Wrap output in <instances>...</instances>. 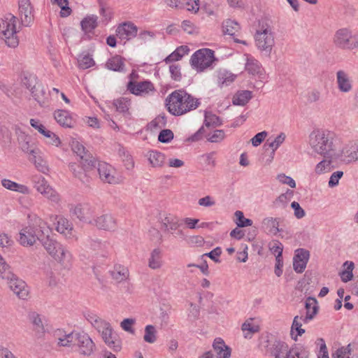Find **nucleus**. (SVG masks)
Listing matches in <instances>:
<instances>
[{"mask_svg":"<svg viewBox=\"0 0 358 358\" xmlns=\"http://www.w3.org/2000/svg\"><path fill=\"white\" fill-rule=\"evenodd\" d=\"M106 66L108 69L114 71L122 72L124 71V60L119 55L114 56L109 59L106 64Z\"/></svg>","mask_w":358,"mask_h":358,"instance_id":"37998d69","label":"nucleus"},{"mask_svg":"<svg viewBox=\"0 0 358 358\" xmlns=\"http://www.w3.org/2000/svg\"><path fill=\"white\" fill-rule=\"evenodd\" d=\"M56 230L66 239L78 240L76 231L73 223L65 217H59L57 222Z\"/></svg>","mask_w":358,"mask_h":358,"instance_id":"f3484780","label":"nucleus"},{"mask_svg":"<svg viewBox=\"0 0 358 358\" xmlns=\"http://www.w3.org/2000/svg\"><path fill=\"white\" fill-rule=\"evenodd\" d=\"M70 213L80 222L92 224L96 213V208L88 203H78L70 208Z\"/></svg>","mask_w":358,"mask_h":358,"instance_id":"1a4fd4ad","label":"nucleus"},{"mask_svg":"<svg viewBox=\"0 0 358 358\" xmlns=\"http://www.w3.org/2000/svg\"><path fill=\"white\" fill-rule=\"evenodd\" d=\"M241 329L243 331H248L249 334H252L256 332H258L259 330V327L258 325L255 324L253 323L252 319H249L246 320L243 324Z\"/></svg>","mask_w":358,"mask_h":358,"instance_id":"69168bd1","label":"nucleus"},{"mask_svg":"<svg viewBox=\"0 0 358 358\" xmlns=\"http://www.w3.org/2000/svg\"><path fill=\"white\" fill-rule=\"evenodd\" d=\"M336 89L344 94L351 93L355 87V81L350 72L344 69H340L335 73Z\"/></svg>","mask_w":358,"mask_h":358,"instance_id":"6e6552de","label":"nucleus"},{"mask_svg":"<svg viewBox=\"0 0 358 358\" xmlns=\"http://www.w3.org/2000/svg\"><path fill=\"white\" fill-rule=\"evenodd\" d=\"M292 191H287L286 193L281 194L273 201V206L276 208H286L292 199Z\"/></svg>","mask_w":358,"mask_h":358,"instance_id":"8fccbe9b","label":"nucleus"},{"mask_svg":"<svg viewBox=\"0 0 358 358\" xmlns=\"http://www.w3.org/2000/svg\"><path fill=\"white\" fill-rule=\"evenodd\" d=\"M1 183V185L8 190L16 192L22 194H29L30 193V189L27 186L15 182L9 179H2Z\"/></svg>","mask_w":358,"mask_h":358,"instance_id":"2f4dec72","label":"nucleus"},{"mask_svg":"<svg viewBox=\"0 0 358 358\" xmlns=\"http://www.w3.org/2000/svg\"><path fill=\"white\" fill-rule=\"evenodd\" d=\"M306 315L303 317V323H308L313 319L318 311L317 302L315 299L309 297L306 301Z\"/></svg>","mask_w":358,"mask_h":358,"instance_id":"c9c22d12","label":"nucleus"},{"mask_svg":"<svg viewBox=\"0 0 358 358\" xmlns=\"http://www.w3.org/2000/svg\"><path fill=\"white\" fill-rule=\"evenodd\" d=\"M254 37L257 50L264 55L270 57L275 44L272 26L267 22H260Z\"/></svg>","mask_w":358,"mask_h":358,"instance_id":"20e7f679","label":"nucleus"},{"mask_svg":"<svg viewBox=\"0 0 358 358\" xmlns=\"http://www.w3.org/2000/svg\"><path fill=\"white\" fill-rule=\"evenodd\" d=\"M157 330L155 326L148 324L145 327L143 340L148 343H154L157 341Z\"/></svg>","mask_w":358,"mask_h":358,"instance_id":"864d4df0","label":"nucleus"},{"mask_svg":"<svg viewBox=\"0 0 358 358\" xmlns=\"http://www.w3.org/2000/svg\"><path fill=\"white\" fill-rule=\"evenodd\" d=\"M100 334L104 343L114 351H120L121 350V341L117 338L116 335L113 333V328L109 322L106 324V327H102Z\"/></svg>","mask_w":358,"mask_h":358,"instance_id":"dca6fc26","label":"nucleus"},{"mask_svg":"<svg viewBox=\"0 0 358 358\" xmlns=\"http://www.w3.org/2000/svg\"><path fill=\"white\" fill-rule=\"evenodd\" d=\"M22 83L30 92L40 84L37 78L32 74L24 76L22 79Z\"/></svg>","mask_w":358,"mask_h":358,"instance_id":"4d7b16f0","label":"nucleus"},{"mask_svg":"<svg viewBox=\"0 0 358 358\" xmlns=\"http://www.w3.org/2000/svg\"><path fill=\"white\" fill-rule=\"evenodd\" d=\"M224 138V131L221 129H217L215 130L212 134H208L207 139L211 143H220L223 141Z\"/></svg>","mask_w":358,"mask_h":358,"instance_id":"338daca9","label":"nucleus"},{"mask_svg":"<svg viewBox=\"0 0 358 358\" xmlns=\"http://www.w3.org/2000/svg\"><path fill=\"white\" fill-rule=\"evenodd\" d=\"M8 286L11 291L21 299H25L29 295V289L26 283L15 275H12L8 281Z\"/></svg>","mask_w":358,"mask_h":358,"instance_id":"aec40b11","label":"nucleus"},{"mask_svg":"<svg viewBox=\"0 0 358 358\" xmlns=\"http://www.w3.org/2000/svg\"><path fill=\"white\" fill-rule=\"evenodd\" d=\"M199 222V220L193 219V218H190V217H186V218L183 219V220H182L183 224H185L186 225V227L190 229H194L196 228H204L208 226V223H206V222H203L201 224L197 225Z\"/></svg>","mask_w":358,"mask_h":358,"instance_id":"0e129e2a","label":"nucleus"},{"mask_svg":"<svg viewBox=\"0 0 358 358\" xmlns=\"http://www.w3.org/2000/svg\"><path fill=\"white\" fill-rule=\"evenodd\" d=\"M34 188L38 192L43 195L52 202L58 203L60 201L59 194L49 185L45 178L41 176H36L33 180Z\"/></svg>","mask_w":358,"mask_h":358,"instance_id":"9d476101","label":"nucleus"},{"mask_svg":"<svg viewBox=\"0 0 358 358\" xmlns=\"http://www.w3.org/2000/svg\"><path fill=\"white\" fill-rule=\"evenodd\" d=\"M204 124L207 127H216L221 124V121L216 115L211 112H206Z\"/></svg>","mask_w":358,"mask_h":358,"instance_id":"052dcab7","label":"nucleus"},{"mask_svg":"<svg viewBox=\"0 0 358 358\" xmlns=\"http://www.w3.org/2000/svg\"><path fill=\"white\" fill-rule=\"evenodd\" d=\"M54 117L56 121L62 127H73V120L69 115V112L63 110H58L55 112Z\"/></svg>","mask_w":358,"mask_h":358,"instance_id":"58836bf2","label":"nucleus"},{"mask_svg":"<svg viewBox=\"0 0 358 358\" xmlns=\"http://www.w3.org/2000/svg\"><path fill=\"white\" fill-rule=\"evenodd\" d=\"M43 246L49 255L54 259L59 258L58 256L64 247L61 243L51 238L49 234H47V236H45V240L43 241Z\"/></svg>","mask_w":358,"mask_h":358,"instance_id":"393cba45","label":"nucleus"},{"mask_svg":"<svg viewBox=\"0 0 358 358\" xmlns=\"http://www.w3.org/2000/svg\"><path fill=\"white\" fill-rule=\"evenodd\" d=\"M288 350V345L285 343L275 341L271 348V355L273 358H286Z\"/></svg>","mask_w":358,"mask_h":358,"instance_id":"4c0bfd02","label":"nucleus"},{"mask_svg":"<svg viewBox=\"0 0 358 358\" xmlns=\"http://www.w3.org/2000/svg\"><path fill=\"white\" fill-rule=\"evenodd\" d=\"M113 105L117 111L124 113L128 111L130 106V100L126 97H120L113 101Z\"/></svg>","mask_w":358,"mask_h":358,"instance_id":"603ef678","label":"nucleus"},{"mask_svg":"<svg viewBox=\"0 0 358 358\" xmlns=\"http://www.w3.org/2000/svg\"><path fill=\"white\" fill-rule=\"evenodd\" d=\"M239 24L231 20H227L222 24V31L224 34L233 36L239 30Z\"/></svg>","mask_w":358,"mask_h":358,"instance_id":"3c124183","label":"nucleus"},{"mask_svg":"<svg viewBox=\"0 0 358 358\" xmlns=\"http://www.w3.org/2000/svg\"><path fill=\"white\" fill-rule=\"evenodd\" d=\"M98 172L100 179L105 183L115 185L122 181L121 177L117 174L116 170L107 163H99Z\"/></svg>","mask_w":358,"mask_h":358,"instance_id":"ddd939ff","label":"nucleus"},{"mask_svg":"<svg viewBox=\"0 0 358 358\" xmlns=\"http://www.w3.org/2000/svg\"><path fill=\"white\" fill-rule=\"evenodd\" d=\"M76 332H69L62 329H57L54 333V336L59 346L71 347L75 343V336Z\"/></svg>","mask_w":358,"mask_h":358,"instance_id":"a878e982","label":"nucleus"},{"mask_svg":"<svg viewBox=\"0 0 358 358\" xmlns=\"http://www.w3.org/2000/svg\"><path fill=\"white\" fill-rule=\"evenodd\" d=\"M280 218L266 217L261 222V229L266 234L275 236L282 231L279 228Z\"/></svg>","mask_w":358,"mask_h":358,"instance_id":"5701e85b","label":"nucleus"},{"mask_svg":"<svg viewBox=\"0 0 358 358\" xmlns=\"http://www.w3.org/2000/svg\"><path fill=\"white\" fill-rule=\"evenodd\" d=\"M303 319L302 316H295L293 320L291 327V335L295 341H296L298 336H301L305 333V329L301 327Z\"/></svg>","mask_w":358,"mask_h":358,"instance_id":"c03bdc74","label":"nucleus"},{"mask_svg":"<svg viewBox=\"0 0 358 358\" xmlns=\"http://www.w3.org/2000/svg\"><path fill=\"white\" fill-rule=\"evenodd\" d=\"M43 136L45 138V143L48 145L59 147L62 144L59 137L50 130H48Z\"/></svg>","mask_w":358,"mask_h":358,"instance_id":"13d9d810","label":"nucleus"},{"mask_svg":"<svg viewBox=\"0 0 358 358\" xmlns=\"http://www.w3.org/2000/svg\"><path fill=\"white\" fill-rule=\"evenodd\" d=\"M17 22V17L12 14H8L0 18V38L8 47L13 48L19 45L16 27Z\"/></svg>","mask_w":358,"mask_h":358,"instance_id":"423d86ee","label":"nucleus"},{"mask_svg":"<svg viewBox=\"0 0 358 358\" xmlns=\"http://www.w3.org/2000/svg\"><path fill=\"white\" fill-rule=\"evenodd\" d=\"M30 320L32 324L33 330L36 332L38 336H41L45 331V328L41 318L38 314L32 313L30 315Z\"/></svg>","mask_w":358,"mask_h":358,"instance_id":"de8ad7c7","label":"nucleus"},{"mask_svg":"<svg viewBox=\"0 0 358 358\" xmlns=\"http://www.w3.org/2000/svg\"><path fill=\"white\" fill-rule=\"evenodd\" d=\"M100 334L104 343L114 351H120L121 350V341L117 338L116 335L113 333V328L109 322L106 324V327H102Z\"/></svg>","mask_w":358,"mask_h":358,"instance_id":"2eb2a0df","label":"nucleus"},{"mask_svg":"<svg viewBox=\"0 0 358 358\" xmlns=\"http://www.w3.org/2000/svg\"><path fill=\"white\" fill-rule=\"evenodd\" d=\"M213 348L217 358H229L231 357V348L225 344L221 338L214 340Z\"/></svg>","mask_w":358,"mask_h":358,"instance_id":"c85d7f7f","label":"nucleus"},{"mask_svg":"<svg viewBox=\"0 0 358 358\" xmlns=\"http://www.w3.org/2000/svg\"><path fill=\"white\" fill-rule=\"evenodd\" d=\"M127 89L131 94L140 96L152 95L156 91L153 83L149 80L130 81Z\"/></svg>","mask_w":358,"mask_h":358,"instance_id":"f8f14e48","label":"nucleus"},{"mask_svg":"<svg viewBox=\"0 0 358 358\" xmlns=\"http://www.w3.org/2000/svg\"><path fill=\"white\" fill-rule=\"evenodd\" d=\"M85 317L97 331H100V329L102 327H104V326L106 327V324L108 322L101 318L95 313L91 312L85 313Z\"/></svg>","mask_w":358,"mask_h":358,"instance_id":"79ce46f5","label":"nucleus"},{"mask_svg":"<svg viewBox=\"0 0 358 358\" xmlns=\"http://www.w3.org/2000/svg\"><path fill=\"white\" fill-rule=\"evenodd\" d=\"M215 61L214 52L208 48L196 51L191 57L190 63L197 72H202L210 67Z\"/></svg>","mask_w":358,"mask_h":358,"instance_id":"0eeeda50","label":"nucleus"},{"mask_svg":"<svg viewBox=\"0 0 358 358\" xmlns=\"http://www.w3.org/2000/svg\"><path fill=\"white\" fill-rule=\"evenodd\" d=\"M71 148L74 153L80 157V164L85 169H89L94 166V161L92 157L90 156L85 151V148L79 141L73 140L71 142Z\"/></svg>","mask_w":358,"mask_h":358,"instance_id":"a211bd4d","label":"nucleus"},{"mask_svg":"<svg viewBox=\"0 0 358 358\" xmlns=\"http://www.w3.org/2000/svg\"><path fill=\"white\" fill-rule=\"evenodd\" d=\"M78 62L79 68L82 69H87L90 68L95 64L93 58L88 54L80 55L78 59Z\"/></svg>","mask_w":358,"mask_h":358,"instance_id":"6e6d98bb","label":"nucleus"},{"mask_svg":"<svg viewBox=\"0 0 358 358\" xmlns=\"http://www.w3.org/2000/svg\"><path fill=\"white\" fill-rule=\"evenodd\" d=\"M59 258L55 260L61 264L62 265H68L72 259V254L69 249L64 245L62 252L59 255Z\"/></svg>","mask_w":358,"mask_h":358,"instance_id":"bf43d9fd","label":"nucleus"},{"mask_svg":"<svg viewBox=\"0 0 358 358\" xmlns=\"http://www.w3.org/2000/svg\"><path fill=\"white\" fill-rule=\"evenodd\" d=\"M333 45L341 50L352 51L358 49V32L350 27L337 29L331 37Z\"/></svg>","mask_w":358,"mask_h":358,"instance_id":"39448f33","label":"nucleus"},{"mask_svg":"<svg viewBox=\"0 0 358 358\" xmlns=\"http://www.w3.org/2000/svg\"><path fill=\"white\" fill-rule=\"evenodd\" d=\"M32 97L41 106H47L50 102L49 93L46 92L44 87L40 83L31 92Z\"/></svg>","mask_w":358,"mask_h":358,"instance_id":"cd10ccee","label":"nucleus"},{"mask_svg":"<svg viewBox=\"0 0 358 358\" xmlns=\"http://www.w3.org/2000/svg\"><path fill=\"white\" fill-rule=\"evenodd\" d=\"M18 142L20 148L22 151L28 155L31 154L38 148L34 143H31V137L25 134L19 136Z\"/></svg>","mask_w":358,"mask_h":358,"instance_id":"a19ab883","label":"nucleus"},{"mask_svg":"<svg viewBox=\"0 0 358 358\" xmlns=\"http://www.w3.org/2000/svg\"><path fill=\"white\" fill-rule=\"evenodd\" d=\"M29 160L34 164L35 168L40 172L47 174L49 172V166L44 158V154L40 148L36 149L29 154Z\"/></svg>","mask_w":358,"mask_h":358,"instance_id":"412c9836","label":"nucleus"},{"mask_svg":"<svg viewBox=\"0 0 358 358\" xmlns=\"http://www.w3.org/2000/svg\"><path fill=\"white\" fill-rule=\"evenodd\" d=\"M308 353L304 350H299L297 348L289 349L286 358H308Z\"/></svg>","mask_w":358,"mask_h":358,"instance_id":"774afa93","label":"nucleus"},{"mask_svg":"<svg viewBox=\"0 0 358 358\" xmlns=\"http://www.w3.org/2000/svg\"><path fill=\"white\" fill-rule=\"evenodd\" d=\"M348 162L358 160V141H350L342 151Z\"/></svg>","mask_w":358,"mask_h":358,"instance_id":"473e14b6","label":"nucleus"},{"mask_svg":"<svg viewBox=\"0 0 358 358\" xmlns=\"http://www.w3.org/2000/svg\"><path fill=\"white\" fill-rule=\"evenodd\" d=\"M147 157L150 164L153 168H160L165 163L164 155L157 150L149 151L147 154Z\"/></svg>","mask_w":358,"mask_h":358,"instance_id":"e433bc0d","label":"nucleus"},{"mask_svg":"<svg viewBox=\"0 0 358 358\" xmlns=\"http://www.w3.org/2000/svg\"><path fill=\"white\" fill-rule=\"evenodd\" d=\"M245 69L252 75L260 74L262 71L261 64L255 57L250 55H245Z\"/></svg>","mask_w":358,"mask_h":358,"instance_id":"72a5a7b5","label":"nucleus"},{"mask_svg":"<svg viewBox=\"0 0 358 358\" xmlns=\"http://www.w3.org/2000/svg\"><path fill=\"white\" fill-rule=\"evenodd\" d=\"M50 230L45 228V223L39 220L36 224L23 226L19 232L17 241L24 247L33 246L37 241L43 245L45 236L49 234Z\"/></svg>","mask_w":358,"mask_h":358,"instance_id":"7ed1b4c3","label":"nucleus"},{"mask_svg":"<svg viewBox=\"0 0 358 358\" xmlns=\"http://www.w3.org/2000/svg\"><path fill=\"white\" fill-rule=\"evenodd\" d=\"M164 265L162 251L159 248L153 249L148 258V266L152 270H159Z\"/></svg>","mask_w":358,"mask_h":358,"instance_id":"bb28decb","label":"nucleus"},{"mask_svg":"<svg viewBox=\"0 0 358 358\" xmlns=\"http://www.w3.org/2000/svg\"><path fill=\"white\" fill-rule=\"evenodd\" d=\"M85 247L92 251H103L106 248V243L99 238H88L85 241Z\"/></svg>","mask_w":358,"mask_h":358,"instance_id":"09e8293b","label":"nucleus"},{"mask_svg":"<svg viewBox=\"0 0 358 358\" xmlns=\"http://www.w3.org/2000/svg\"><path fill=\"white\" fill-rule=\"evenodd\" d=\"M285 138L286 135L284 133L281 132L275 138H269L266 141V143L264 144V147H268L272 150L269 159H268L266 161L268 164H270L272 162L274 157L275 150L284 143Z\"/></svg>","mask_w":358,"mask_h":358,"instance_id":"c756f323","label":"nucleus"},{"mask_svg":"<svg viewBox=\"0 0 358 358\" xmlns=\"http://www.w3.org/2000/svg\"><path fill=\"white\" fill-rule=\"evenodd\" d=\"M199 101L184 90H176L166 99V106L173 115H182L198 108Z\"/></svg>","mask_w":358,"mask_h":358,"instance_id":"f03ea898","label":"nucleus"},{"mask_svg":"<svg viewBox=\"0 0 358 358\" xmlns=\"http://www.w3.org/2000/svg\"><path fill=\"white\" fill-rule=\"evenodd\" d=\"M330 157H324V159L318 162L314 169V172L316 175H322L331 171L332 169V161Z\"/></svg>","mask_w":358,"mask_h":358,"instance_id":"49530a36","label":"nucleus"},{"mask_svg":"<svg viewBox=\"0 0 358 358\" xmlns=\"http://www.w3.org/2000/svg\"><path fill=\"white\" fill-rule=\"evenodd\" d=\"M309 257L308 250L303 248L297 249L293 258L294 270L298 273H303L306 268Z\"/></svg>","mask_w":358,"mask_h":358,"instance_id":"6ab92c4d","label":"nucleus"},{"mask_svg":"<svg viewBox=\"0 0 358 358\" xmlns=\"http://www.w3.org/2000/svg\"><path fill=\"white\" fill-rule=\"evenodd\" d=\"M91 225L99 230L114 231L117 227V222L113 215L106 213L99 216H94Z\"/></svg>","mask_w":358,"mask_h":358,"instance_id":"4468645a","label":"nucleus"},{"mask_svg":"<svg viewBox=\"0 0 358 358\" xmlns=\"http://www.w3.org/2000/svg\"><path fill=\"white\" fill-rule=\"evenodd\" d=\"M115 32L119 38L130 40L137 36L138 27L131 22H124L117 27Z\"/></svg>","mask_w":358,"mask_h":358,"instance_id":"4be33fe9","label":"nucleus"},{"mask_svg":"<svg viewBox=\"0 0 358 358\" xmlns=\"http://www.w3.org/2000/svg\"><path fill=\"white\" fill-rule=\"evenodd\" d=\"M252 93L249 90L238 91L233 96L232 103L235 106H243L252 99Z\"/></svg>","mask_w":358,"mask_h":358,"instance_id":"ea45409f","label":"nucleus"},{"mask_svg":"<svg viewBox=\"0 0 358 358\" xmlns=\"http://www.w3.org/2000/svg\"><path fill=\"white\" fill-rule=\"evenodd\" d=\"M110 273L112 278L117 282L127 280L129 276L128 268L121 264L115 265Z\"/></svg>","mask_w":358,"mask_h":358,"instance_id":"f704fd0d","label":"nucleus"},{"mask_svg":"<svg viewBox=\"0 0 358 358\" xmlns=\"http://www.w3.org/2000/svg\"><path fill=\"white\" fill-rule=\"evenodd\" d=\"M19 12L22 24L29 25L34 20L33 8L29 0H19Z\"/></svg>","mask_w":358,"mask_h":358,"instance_id":"b1692460","label":"nucleus"},{"mask_svg":"<svg viewBox=\"0 0 358 358\" xmlns=\"http://www.w3.org/2000/svg\"><path fill=\"white\" fill-rule=\"evenodd\" d=\"M217 84L220 87H224L231 84L236 78V75L226 69H220L216 71Z\"/></svg>","mask_w":358,"mask_h":358,"instance_id":"7c9ffc66","label":"nucleus"},{"mask_svg":"<svg viewBox=\"0 0 358 358\" xmlns=\"http://www.w3.org/2000/svg\"><path fill=\"white\" fill-rule=\"evenodd\" d=\"M343 266L345 270L341 272V278L342 281L347 282L352 280L353 277L352 271L354 269L355 265L352 262L347 261L343 264Z\"/></svg>","mask_w":358,"mask_h":358,"instance_id":"5fc2aeb1","label":"nucleus"},{"mask_svg":"<svg viewBox=\"0 0 358 358\" xmlns=\"http://www.w3.org/2000/svg\"><path fill=\"white\" fill-rule=\"evenodd\" d=\"M308 145L313 154L333 157L341 148L342 138L332 130L316 128L309 134Z\"/></svg>","mask_w":358,"mask_h":358,"instance_id":"f257e3e1","label":"nucleus"},{"mask_svg":"<svg viewBox=\"0 0 358 358\" xmlns=\"http://www.w3.org/2000/svg\"><path fill=\"white\" fill-rule=\"evenodd\" d=\"M235 216L236 217V224L239 227H245L252 226V220L248 218H245L244 217L243 213L241 210H237L235 212Z\"/></svg>","mask_w":358,"mask_h":358,"instance_id":"680f3d73","label":"nucleus"},{"mask_svg":"<svg viewBox=\"0 0 358 358\" xmlns=\"http://www.w3.org/2000/svg\"><path fill=\"white\" fill-rule=\"evenodd\" d=\"M98 17L94 15L85 17L80 22L83 31L85 33L92 32L97 27Z\"/></svg>","mask_w":358,"mask_h":358,"instance_id":"a18cd8bd","label":"nucleus"},{"mask_svg":"<svg viewBox=\"0 0 358 358\" xmlns=\"http://www.w3.org/2000/svg\"><path fill=\"white\" fill-rule=\"evenodd\" d=\"M351 352V345L349 344L346 347L338 348L332 356L333 358H350Z\"/></svg>","mask_w":358,"mask_h":358,"instance_id":"e2e57ef3","label":"nucleus"},{"mask_svg":"<svg viewBox=\"0 0 358 358\" xmlns=\"http://www.w3.org/2000/svg\"><path fill=\"white\" fill-rule=\"evenodd\" d=\"M73 346L77 347L78 352L80 355L89 357L95 348V345L90 336L83 331L76 332Z\"/></svg>","mask_w":358,"mask_h":358,"instance_id":"9b49d317","label":"nucleus"}]
</instances>
